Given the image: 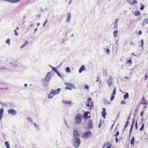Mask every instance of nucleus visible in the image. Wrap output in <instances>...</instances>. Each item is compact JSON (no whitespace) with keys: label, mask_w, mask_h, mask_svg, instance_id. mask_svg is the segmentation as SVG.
I'll list each match as a JSON object with an SVG mask.
<instances>
[{"label":"nucleus","mask_w":148,"mask_h":148,"mask_svg":"<svg viewBox=\"0 0 148 148\" xmlns=\"http://www.w3.org/2000/svg\"><path fill=\"white\" fill-rule=\"evenodd\" d=\"M83 119V115L80 114L78 113L75 116V120L76 123L79 125L81 123Z\"/></svg>","instance_id":"nucleus-1"},{"label":"nucleus","mask_w":148,"mask_h":148,"mask_svg":"<svg viewBox=\"0 0 148 148\" xmlns=\"http://www.w3.org/2000/svg\"><path fill=\"white\" fill-rule=\"evenodd\" d=\"M72 140L73 146L75 148H77L81 143L80 138L72 139Z\"/></svg>","instance_id":"nucleus-2"},{"label":"nucleus","mask_w":148,"mask_h":148,"mask_svg":"<svg viewBox=\"0 0 148 148\" xmlns=\"http://www.w3.org/2000/svg\"><path fill=\"white\" fill-rule=\"evenodd\" d=\"M92 136L91 132L90 131H86L84 133L83 138L84 139H88Z\"/></svg>","instance_id":"nucleus-3"},{"label":"nucleus","mask_w":148,"mask_h":148,"mask_svg":"<svg viewBox=\"0 0 148 148\" xmlns=\"http://www.w3.org/2000/svg\"><path fill=\"white\" fill-rule=\"evenodd\" d=\"M79 134L78 132L76 130H73V137L72 139L79 138Z\"/></svg>","instance_id":"nucleus-4"},{"label":"nucleus","mask_w":148,"mask_h":148,"mask_svg":"<svg viewBox=\"0 0 148 148\" xmlns=\"http://www.w3.org/2000/svg\"><path fill=\"white\" fill-rule=\"evenodd\" d=\"M51 78V73L50 72H48L47 73L46 75L45 78V80L47 82L49 81Z\"/></svg>","instance_id":"nucleus-5"},{"label":"nucleus","mask_w":148,"mask_h":148,"mask_svg":"<svg viewBox=\"0 0 148 148\" xmlns=\"http://www.w3.org/2000/svg\"><path fill=\"white\" fill-rule=\"evenodd\" d=\"M109 87H110L114 83L113 79L111 77H110L109 79L107 81V82Z\"/></svg>","instance_id":"nucleus-6"},{"label":"nucleus","mask_w":148,"mask_h":148,"mask_svg":"<svg viewBox=\"0 0 148 148\" xmlns=\"http://www.w3.org/2000/svg\"><path fill=\"white\" fill-rule=\"evenodd\" d=\"M8 113L12 115H15L16 113V111L15 110L10 109L8 110Z\"/></svg>","instance_id":"nucleus-7"},{"label":"nucleus","mask_w":148,"mask_h":148,"mask_svg":"<svg viewBox=\"0 0 148 148\" xmlns=\"http://www.w3.org/2000/svg\"><path fill=\"white\" fill-rule=\"evenodd\" d=\"M65 84L66 86H69V88L71 89V90H72V89H75V86L72 84L70 83H67L65 82Z\"/></svg>","instance_id":"nucleus-8"},{"label":"nucleus","mask_w":148,"mask_h":148,"mask_svg":"<svg viewBox=\"0 0 148 148\" xmlns=\"http://www.w3.org/2000/svg\"><path fill=\"white\" fill-rule=\"evenodd\" d=\"M60 89L59 88H58L57 89L55 90H51L52 91L54 95H58L60 91Z\"/></svg>","instance_id":"nucleus-9"},{"label":"nucleus","mask_w":148,"mask_h":148,"mask_svg":"<svg viewBox=\"0 0 148 148\" xmlns=\"http://www.w3.org/2000/svg\"><path fill=\"white\" fill-rule=\"evenodd\" d=\"M103 111L101 112V114L102 116L104 118H106V109L105 108H103L102 109Z\"/></svg>","instance_id":"nucleus-10"},{"label":"nucleus","mask_w":148,"mask_h":148,"mask_svg":"<svg viewBox=\"0 0 148 148\" xmlns=\"http://www.w3.org/2000/svg\"><path fill=\"white\" fill-rule=\"evenodd\" d=\"M71 14L69 13H67V18L66 20V23H69L70 22V18L71 17Z\"/></svg>","instance_id":"nucleus-11"},{"label":"nucleus","mask_w":148,"mask_h":148,"mask_svg":"<svg viewBox=\"0 0 148 148\" xmlns=\"http://www.w3.org/2000/svg\"><path fill=\"white\" fill-rule=\"evenodd\" d=\"M54 96L53 92L51 90V92L49 93L47 96V97L49 99H51Z\"/></svg>","instance_id":"nucleus-12"},{"label":"nucleus","mask_w":148,"mask_h":148,"mask_svg":"<svg viewBox=\"0 0 148 148\" xmlns=\"http://www.w3.org/2000/svg\"><path fill=\"white\" fill-rule=\"evenodd\" d=\"M88 114H90L89 112H85L84 113L83 117L84 116L85 119H88L89 116L88 115Z\"/></svg>","instance_id":"nucleus-13"},{"label":"nucleus","mask_w":148,"mask_h":148,"mask_svg":"<svg viewBox=\"0 0 148 148\" xmlns=\"http://www.w3.org/2000/svg\"><path fill=\"white\" fill-rule=\"evenodd\" d=\"M148 24V18H145L143 21L142 23V25L144 26H145V24Z\"/></svg>","instance_id":"nucleus-14"},{"label":"nucleus","mask_w":148,"mask_h":148,"mask_svg":"<svg viewBox=\"0 0 148 148\" xmlns=\"http://www.w3.org/2000/svg\"><path fill=\"white\" fill-rule=\"evenodd\" d=\"M88 126L91 128H92V127L93 126V123L92 122V121L91 120H89L88 121Z\"/></svg>","instance_id":"nucleus-15"},{"label":"nucleus","mask_w":148,"mask_h":148,"mask_svg":"<svg viewBox=\"0 0 148 148\" xmlns=\"http://www.w3.org/2000/svg\"><path fill=\"white\" fill-rule=\"evenodd\" d=\"M85 65H82L81 67L79 70V73H81L85 69Z\"/></svg>","instance_id":"nucleus-16"},{"label":"nucleus","mask_w":148,"mask_h":148,"mask_svg":"<svg viewBox=\"0 0 148 148\" xmlns=\"http://www.w3.org/2000/svg\"><path fill=\"white\" fill-rule=\"evenodd\" d=\"M3 113V109L1 108L0 109V120H1L2 117V115Z\"/></svg>","instance_id":"nucleus-17"},{"label":"nucleus","mask_w":148,"mask_h":148,"mask_svg":"<svg viewBox=\"0 0 148 148\" xmlns=\"http://www.w3.org/2000/svg\"><path fill=\"white\" fill-rule=\"evenodd\" d=\"M104 50L106 53L108 55L110 53V50L108 48H104Z\"/></svg>","instance_id":"nucleus-18"},{"label":"nucleus","mask_w":148,"mask_h":148,"mask_svg":"<svg viewBox=\"0 0 148 148\" xmlns=\"http://www.w3.org/2000/svg\"><path fill=\"white\" fill-rule=\"evenodd\" d=\"M127 2L131 4H133L137 3L135 2V0H127Z\"/></svg>","instance_id":"nucleus-19"},{"label":"nucleus","mask_w":148,"mask_h":148,"mask_svg":"<svg viewBox=\"0 0 148 148\" xmlns=\"http://www.w3.org/2000/svg\"><path fill=\"white\" fill-rule=\"evenodd\" d=\"M62 102L66 104H69L71 103V101H70L63 100Z\"/></svg>","instance_id":"nucleus-20"},{"label":"nucleus","mask_w":148,"mask_h":148,"mask_svg":"<svg viewBox=\"0 0 148 148\" xmlns=\"http://www.w3.org/2000/svg\"><path fill=\"white\" fill-rule=\"evenodd\" d=\"M118 31L115 30L113 32V36L114 38H115L116 37L117 35Z\"/></svg>","instance_id":"nucleus-21"},{"label":"nucleus","mask_w":148,"mask_h":148,"mask_svg":"<svg viewBox=\"0 0 148 148\" xmlns=\"http://www.w3.org/2000/svg\"><path fill=\"white\" fill-rule=\"evenodd\" d=\"M28 43L27 41L25 42L21 47H20L21 49L25 47Z\"/></svg>","instance_id":"nucleus-22"},{"label":"nucleus","mask_w":148,"mask_h":148,"mask_svg":"<svg viewBox=\"0 0 148 148\" xmlns=\"http://www.w3.org/2000/svg\"><path fill=\"white\" fill-rule=\"evenodd\" d=\"M106 145H108L106 148H112V144H109V143H106Z\"/></svg>","instance_id":"nucleus-23"},{"label":"nucleus","mask_w":148,"mask_h":148,"mask_svg":"<svg viewBox=\"0 0 148 148\" xmlns=\"http://www.w3.org/2000/svg\"><path fill=\"white\" fill-rule=\"evenodd\" d=\"M21 0H10V2L11 3H16L19 2Z\"/></svg>","instance_id":"nucleus-24"},{"label":"nucleus","mask_w":148,"mask_h":148,"mask_svg":"<svg viewBox=\"0 0 148 148\" xmlns=\"http://www.w3.org/2000/svg\"><path fill=\"white\" fill-rule=\"evenodd\" d=\"M5 145L7 148H10V144L7 141L5 142Z\"/></svg>","instance_id":"nucleus-25"},{"label":"nucleus","mask_w":148,"mask_h":148,"mask_svg":"<svg viewBox=\"0 0 148 148\" xmlns=\"http://www.w3.org/2000/svg\"><path fill=\"white\" fill-rule=\"evenodd\" d=\"M87 103V106L88 107L90 106L91 107L93 106V103L92 101H91V103Z\"/></svg>","instance_id":"nucleus-26"},{"label":"nucleus","mask_w":148,"mask_h":148,"mask_svg":"<svg viewBox=\"0 0 148 148\" xmlns=\"http://www.w3.org/2000/svg\"><path fill=\"white\" fill-rule=\"evenodd\" d=\"M5 42L9 45H10V39L9 38L7 40H6Z\"/></svg>","instance_id":"nucleus-27"},{"label":"nucleus","mask_w":148,"mask_h":148,"mask_svg":"<svg viewBox=\"0 0 148 148\" xmlns=\"http://www.w3.org/2000/svg\"><path fill=\"white\" fill-rule=\"evenodd\" d=\"M129 97V95L128 93H127L124 96V99H127Z\"/></svg>","instance_id":"nucleus-28"},{"label":"nucleus","mask_w":148,"mask_h":148,"mask_svg":"<svg viewBox=\"0 0 148 148\" xmlns=\"http://www.w3.org/2000/svg\"><path fill=\"white\" fill-rule=\"evenodd\" d=\"M134 137H133L132 138V139H131V142H130V143L132 145H133L134 144Z\"/></svg>","instance_id":"nucleus-29"},{"label":"nucleus","mask_w":148,"mask_h":148,"mask_svg":"<svg viewBox=\"0 0 148 148\" xmlns=\"http://www.w3.org/2000/svg\"><path fill=\"white\" fill-rule=\"evenodd\" d=\"M66 71L67 73H70L71 72L70 69L69 67H67L66 69Z\"/></svg>","instance_id":"nucleus-30"},{"label":"nucleus","mask_w":148,"mask_h":148,"mask_svg":"<svg viewBox=\"0 0 148 148\" xmlns=\"http://www.w3.org/2000/svg\"><path fill=\"white\" fill-rule=\"evenodd\" d=\"M134 119L133 118L132 121V125L131 126V127L133 128V127L134 126V124H135V121H134Z\"/></svg>","instance_id":"nucleus-31"},{"label":"nucleus","mask_w":148,"mask_h":148,"mask_svg":"<svg viewBox=\"0 0 148 148\" xmlns=\"http://www.w3.org/2000/svg\"><path fill=\"white\" fill-rule=\"evenodd\" d=\"M27 120L29 122H30V123H32V119L30 117H27Z\"/></svg>","instance_id":"nucleus-32"},{"label":"nucleus","mask_w":148,"mask_h":148,"mask_svg":"<svg viewBox=\"0 0 148 148\" xmlns=\"http://www.w3.org/2000/svg\"><path fill=\"white\" fill-rule=\"evenodd\" d=\"M91 101H92V100L90 97H89L88 99L87 102L88 103H91Z\"/></svg>","instance_id":"nucleus-33"},{"label":"nucleus","mask_w":148,"mask_h":148,"mask_svg":"<svg viewBox=\"0 0 148 148\" xmlns=\"http://www.w3.org/2000/svg\"><path fill=\"white\" fill-rule=\"evenodd\" d=\"M116 87L114 88L113 90V92H112V95H115L116 92Z\"/></svg>","instance_id":"nucleus-34"},{"label":"nucleus","mask_w":148,"mask_h":148,"mask_svg":"<svg viewBox=\"0 0 148 148\" xmlns=\"http://www.w3.org/2000/svg\"><path fill=\"white\" fill-rule=\"evenodd\" d=\"M132 63V61L131 59H130L129 60H127V62H126L127 64H131Z\"/></svg>","instance_id":"nucleus-35"},{"label":"nucleus","mask_w":148,"mask_h":148,"mask_svg":"<svg viewBox=\"0 0 148 148\" xmlns=\"http://www.w3.org/2000/svg\"><path fill=\"white\" fill-rule=\"evenodd\" d=\"M56 74H57V75L59 77H60L61 78H62V76L60 75V73L57 71L56 73Z\"/></svg>","instance_id":"nucleus-36"},{"label":"nucleus","mask_w":148,"mask_h":148,"mask_svg":"<svg viewBox=\"0 0 148 148\" xmlns=\"http://www.w3.org/2000/svg\"><path fill=\"white\" fill-rule=\"evenodd\" d=\"M141 7L140 8V9L141 10H143L144 8V6L142 4H141Z\"/></svg>","instance_id":"nucleus-37"},{"label":"nucleus","mask_w":148,"mask_h":148,"mask_svg":"<svg viewBox=\"0 0 148 148\" xmlns=\"http://www.w3.org/2000/svg\"><path fill=\"white\" fill-rule=\"evenodd\" d=\"M119 134V131H117L116 132V133L115 134V136L117 137L118 136Z\"/></svg>","instance_id":"nucleus-38"},{"label":"nucleus","mask_w":148,"mask_h":148,"mask_svg":"<svg viewBox=\"0 0 148 148\" xmlns=\"http://www.w3.org/2000/svg\"><path fill=\"white\" fill-rule=\"evenodd\" d=\"M52 69L55 73H56L57 71L56 69L54 67H53Z\"/></svg>","instance_id":"nucleus-39"},{"label":"nucleus","mask_w":148,"mask_h":148,"mask_svg":"<svg viewBox=\"0 0 148 148\" xmlns=\"http://www.w3.org/2000/svg\"><path fill=\"white\" fill-rule=\"evenodd\" d=\"M128 123H129V122H128V121H127L126 122V123L125 124V128H126L127 127V126L128 125Z\"/></svg>","instance_id":"nucleus-40"},{"label":"nucleus","mask_w":148,"mask_h":148,"mask_svg":"<svg viewBox=\"0 0 148 148\" xmlns=\"http://www.w3.org/2000/svg\"><path fill=\"white\" fill-rule=\"evenodd\" d=\"M85 88L87 90L89 89V86L88 85H86L85 86Z\"/></svg>","instance_id":"nucleus-41"},{"label":"nucleus","mask_w":148,"mask_h":148,"mask_svg":"<svg viewBox=\"0 0 148 148\" xmlns=\"http://www.w3.org/2000/svg\"><path fill=\"white\" fill-rule=\"evenodd\" d=\"M34 125L35 126V127L36 128H38V126L37 124H36V123H34Z\"/></svg>","instance_id":"nucleus-42"},{"label":"nucleus","mask_w":148,"mask_h":148,"mask_svg":"<svg viewBox=\"0 0 148 148\" xmlns=\"http://www.w3.org/2000/svg\"><path fill=\"white\" fill-rule=\"evenodd\" d=\"M14 34L16 36H17L18 34V33L17 32V31L15 29H14Z\"/></svg>","instance_id":"nucleus-43"},{"label":"nucleus","mask_w":148,"mask_h":148,"mask_svg":"<svg viewBox=\"0 0 148 148\" xmlns=\"http://www.w3.org/2000/svg\"><path fill=\"white\" fill-rule=\"evenodd\" d=\"M144 127V125L143 124L142 126H141V128L140 129V131L142 130H143Z\"/></svg>","instance_id":"nucleus-44"},{"label":"nucleus","mask_w":148,"mask_h":148,"mask_svg":"<svg viewBox=\"0 0 148 148\" xmlns=\"http://www.w3.org/2000/svg\"><path fill=\"white\" fill-rule=\"evenodd\" d=\"M48 22V20L47 19H46L45 22H44L43 24V26L44 27L45 26V24Z\"/></svg>","instance_id":"nucleus-45"},{"label":"nucleus","mask_w":148,"mask_h":148,"mask_svg":"<svg viewBox=\"0 0 148 148\" xmlns=\"http://www.w3.org/2000/svg\"><path fill=\"white\" fill-rule=\"evenodd\" d=\"M114 98V95H112L110 98V100L111 101H112Z\"/></svg>","instance_id":"nucleus-46"},{"label":"nucleus","mask_w":148,"mask_h":148,"mask_svg":"<svg viewBox=\"0 0 148 148\" xmlns=\"http://www.w3.org/2000/svg\"><path fill=\"white\" fill-rule=\"evenodd\" d=\"M66 89H69V90H71V89L69 88V86H66Z\"/></svg>","instance_id":"nucleus-47"},{"label":"nucleus","mask_w":148,"mask_h":148,"mask_svg":"<svg viewBox=\"0 0 148 148\" xmlns=\"http://www.w3.org/2000/svg\"><path fill=\"white\" fill-rule=\"evenodd\" d=\"M117 23H115L114 25V28H116L117 27Z\"/></svg>","instance_id":"nucleus-48"},{"label":"nucleus","mask_w":148,"mask_h":148,"mask_svg":"<svg viewBox=\"0 0 148 148\" xmlns=\"http://www.w3.org/2000/svg\"><path fill=\"white\" fill-rule=\"evenodd\" d=\"M43 86H44V87H47V86H48V85L47 84H46L45 83H44V82L43 83Z\"/></svg>","instance_id":"nucleus-49"},{"label":"nucleus","mask_w":148,"mask_h":148,"mask_svg":"<svg viewBox=\"0 0 148 148\" xmlns=\"http://www.w3.org/2000/svg\"><path fill=\"white\" fill-rule=\"evenodd\" d=\"M33 24L32 22H31L30 24V27L31 26V27H32L33 26Z\"/></svg>","instance_id":"nucleus-50"},{"label":"nucleus","mask_w":148,"mask_h":148,"mask_svg":"<svg viewBox=\"0 0 148 148\" xmlns=\"http://www.w3.org/2000/svg\"><path fill=\"white\" fill-rule=\"evenodd\" d=\"M147 75H145V80H146V79L147 78Z\"/></svg>","instance_id":"nucleus-51"},{"label":"nucleus","mask_w":148,"mask_h":148,"mask_svg":"<svg viewBox=\"0 0 148 148\" xmlns=\"http://www.w3.org/2000/svg\"><path fill=\"white\" fill-rule=\"evenodd\" d=\"M121 104H124L125 103V101H122L121 103Z\"/></svg>","instance_id":"nucleus-52"},{"label":"nucleus","mask_w":148,"mask_h":148,"mask_svg":"<svg viewBox=\"0 0 148 148\" xmlns=\"http://www.w3.org/2000/svg\"><path fill=\"white\" fill-rule=\"evenodd\" d=\"M138 34L139 35H141L142 34V32L141 31H140L138 32Z\"/></svg>","instance_id":"nucleus-53"},{"label":"nucleus","mask_w":148,"mask_h":148,"mask_svg":"<svg viewBox=\"0 0 148 148\" xmlns=\"http://www.w3.org/2000/svg\"><path fill=\"white\" fill-rule=\"evenodd\" d=\"M141 44H144V41L143 39L141 41Z\"/></svg>","instance_id":"nucleus-54"},{"label":"nucleus","mask_w":148,"mask_h":148,"mask_svg":"<svg viewBox=\"0 0 148 148\" xmlns=\"http://www.w3.org/2000/svg\"><path fill=\"white\" fill-rule=\"evenodd\" d=\"M115 140H116V142H118V138L117 137H116L115 138Z\"/></svg>","instance_id":"nucleus-55"},{"label":"nucleus","mask_w":148,"mask_h":148,"mask_svg":"<svg viewBox=\"0 0 148 148\" xmlns=\"http://www.w3.org/2000/svg\"><path fill=\"white\" fill-rule=\"evenodd\" d=\"M139 13L138 12H135V14L136 16Z\"/></svg>","instance_id":"nucleus-56"},{"label":"nucleus","mask_w":148,"mask_h":148,"mask_svg":"<svg viewBox=\"0 0 148 148\" xmlns=\"http://www.w3.org/2000/svg\"><path fill=\"white\" fill-rule=\"evenodd\" d=\"M130 44L131 45H133L134 46V43L133 42H131Z\"/></svg>","instance_id":"nucleus-57"},{"label":"nucleus","mask_w":148,"mask_h":148,"mask_svg":"<svg viewBox=\"0 0 148 148\" xmlns=\"http://www.w3.org/2000/svg\"><path fill=\"white\" fill-rule=\"evenodd\" d=\"M105 103H106V104H109L110 103L108 101H107Z\"/></svg>","instance_id":"nucleus-58"},{"label":"nucleus","mask_w":148,"mask_h":148,"mask_svg":"<svg viewBox=\"0 0 148 148\" xmlns=\"http://www.w3.org/2000/svg\"><path fill=\"white\" fill-rule=\"evenodd\" d=\"M132 127H131L130 130V133H131V132L132 131Z\"/></svg>","instance_id":"nucleus-59"},{"label":"nucleus","mask_w":148,"mask_h":148,"mask_svg":"<svg viewBox=\"0 0 148 148\" xmlns=\"http://www.w3.org/2000/svg\"><path fill=\"white\" fill-rule=\"evenodd\" d=\"M135 127L136 128H137V122H136V124H135Z\"/></svg>","instance_id":"nucleus-60"},{"label":"nucleus","mask_w":148,"mask_h":148,"mask_svg":"<svg viewBox=\"0 0 148 148\" xmlns=\"http://www.w3.org/2000/svg\"><path fill=\"white\" fill-rule=\"evenodd\" d=\"M24 86H25V87H26L27 86V84L25 83V84H24Z\"/></svg>","instance_id":"nucleus-61"},{"label":"nucleus","mask_w":148,"mask_h":148,"mask_svg":"<svg viewBox=\"0 0 148 148\" xmlns=\"http://www.w3.org/2000/svg\"><path fill=\"white\" fill-rule=\"evenodd\" d=\"M30 29V26H29L28 27L27 29V30H29Z\"/></svg>","instance_id":"nucleus-62"},{"label":"nucleus","mask_w":148,"mask_h":148,"mask_svg":"<svg viewBox=\"0 0 148 148\" xmlns=\"http://www.w3.org/2000/svg\"><path fill=\"white\" fill-rule=\"evenodd\" d=\"M118 22V19H116L115 23H117Z\"/></svg>","instance_id":"nucleus-63"},{"label":"nucleus","mask_w":148,"mask_h":148,"mask_svg":"<svg viewBox=\"0 0 148 148\" xmlns=\"http://www.w3.org/2000/svg\"><path fill=\"white\" fill-rule=\"evenodd\" d=\"M97 79L96 80V82H98L99 81V78L98 77H97Z\"/></svg>","instance_id":"nucleus-64"}]
</instances>
